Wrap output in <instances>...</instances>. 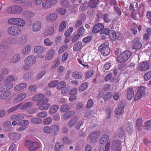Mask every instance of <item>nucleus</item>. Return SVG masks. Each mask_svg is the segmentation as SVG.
<instances>
[{"label": "nucleus", "mask_w": 151, "mask_h": 151, "mask_svg": "<svg viewBox=\"0 0 151 151\" xmlns=\"http://www.w3.org/2000/svg\"><path fill=\"white\" fill-rule=\"evenodd\" d=\"M109 45V42H106L101 45L98 48L99 51L101 52L104 56H106L110 53V50L108 47Z\"/></svg>", "instance_id": "obj_1"}, {"label": "nucleus", "mask_w": 151, "mask_h": 151, "mask_svg": "<svg viewBox=\"0 0 151 151\" xmlns=\"http://www.w3.org/2000/svg\"><path fill=\"white\" fill-rule=\"evenodd\" d=\"M21 28L18 26H12L9 27L7 29L8 33L12 36H17L21 32Z\"/></svg>", "instance_id": "obj_2"}, {"label": "nucleus", "mask_w": 151, "mask_h": 151, "mask_svg": "<svg viewBox=\"0 0 151 151\" xmlns=\"http://www.w3.org/2000/svg\"><path fill=\"white\" fill-rule=\"evenodd\" d=\"M33 101H37V104L39 106L48 102L47 99L45 98L44 96L42 94H40L35 95L33 98Z\"/></svg>", "instance_id": "obj_3"}, {"label": "nucleus", "mask_w": 151, "mask_h": 151, "mask_svg": "<svg viewBox=\"0 0 151 151\" xmlns=\"http://www.w3.org/2000/svg\"><path fill=\"white\" fill-rule=\"evenodd\" d=\"M145 88L144 86H141L138 88L136 94L135 96L134 101H136L144 96L146 93Z\"/></svg>", "instance_id": "obj_4"}, {"label": "nucleus", "mask_w": 151, "mask_h": 151, "mask_svg": "<svg viewBox=\"0 0 151 151\" xmlns=\"http://www.w3.org/2000/svg\"><path fill=\"white\" fill-rule=\"evenodd\" d=\"M38 144L36 142H32L28 140L25 142L24 145L27 146L29 151H35L38 147Z\"/></svg>", "instance_id": "obj_5"}, {"label": "nucleus", "mask_w": 151, "mask_h": 151, "mask_svg": "<svg viewBox=\"0 0 151 151\" xmlns=\"http://www.w3.org/2000/svg\"><path fill=\"white\" fill-rule=\"evenodd\" d=\"M56 0H43L42 3V7L47 9L51 7L52 5L56 3Z\"/></svg>", "instance_id": "obj_6"}, {"label": "nucleus", "mask_w": 151, "mask_h": 151, "mask_svg": "<svg viewBox=\"0 0 151 151\" xmlns=\"http://www.w3.org/2000/svg\"><path fill=\"white\" fill-rule=\"evenodd\" d=\"M132 48L136 50L140 49L142 46L139 39L137 37L134 39L132 42Z\"/></svg>", "instance_id": "obj_7"}, {"label": "nucleus", "mask_w": 151, "mask_h": 151, "mask_svg": "<svg viewBox=\"0 0 151 151\" xmlns=\"http://www.w3.org/2000/svg\"><path fill=\"white\" fill-rule=\"evenodd\" d=\"M36 61V58L34 55H30L27 57L24 60V63L28 66L34 64Z\"/></svg>", "instance_id": "obj_8"}, {"label": "nucleus", "mask_w": 151, "mask_h": 151, "mask_svg": "<svg viewBox=\"0 0 151 151\" xmlns=\"http://www.w3.org/2000/svg\"><path fill=\"white\" fill-rule=\"evenodd\" d=\"M149 63L147 61L141 62L139 64L137 69L140 71H145L149 68Z\"/></svg>", "instance_id": "obj_9"}, {"label": "nucleus", "mask_w": 151, "mask_h": 151, "mask_svg": "<svg viewBox=\"0 0 151 151\" xmlns=\"http://www.w3.org/2000/svg\"><path fill=\"white\" fill-rule=\"evenodd\" d=\"M58 17V14L55 13H50L46 17V20L49 22H52L55 21Z\"/></svg>", "instance_id": "obj_10"}, {"label": "nucleus", "mask_w": 151, "mask_h": 151, "mask_svg": "<svg viewBox=\"0 0 151 151\" xmlns=\"http://www.w3.org/2000/svg\"><path fill=\"white\" fill-rule=\"evenodd\" d=\"M100 132L98 131H96L91 134L89 136L90 141L91 142H95L96 138L100 135Z\"/></svg>", "instance_id": "obj_11"}, {"label": "nucleus", "mask_w": 151, "mask_h": 151, "mask_svg": "<svg viewBox=\"0 0 151 151\" xmlns=\"http://www.w3.org/2000/svg\"><path fill=\"white\" fill-rule=\"evenodd\" d=\"M104 28L103 24L101 23H98L96 24L93 27L92 32L93 33H96L101 31Z\"/></svg>", "instance_id": "obj_12"}, {"label": "nucleus", "mask_w": 151, "mask_h": 151, "mask_svg": "<svg viewBox=\"0 0 151 151\" xmlns=\"http://www.w3.org/2000/svg\"><path fill=\"white\" fill-rule=\"evenodd\" d=\"M123 101H121L118 104L120 106H119L116 108L114 110V113L115 114L119 115L122 114L124 112V110L123 108L122 107L124 105H122V104H123Z\"/></svg>", "instance_id": "obj_13"}, {"label": "nucleus", "mask_w": 151, "mask_h": 151, "mask_svg": "<svg viewBox=\"0 0 151 151\" xmlns=\"http://www.w3.org/2000/svg\"><path fill=\"white\" fill-rule=\"evenodd\" d=\"M42 28V23L40 21H36L32 27V29L34 32H37L40 31Z\"/></svg>", "instance_id": "obj_14"}, {"label": "nucleus", "mask_w": 151, "mask_h": 151, "mask_svg": "<svg viewBox=\"0 0 151 151\" xmlns=\"http://www.w3.org/2000/svg\"><path fill=\"white\" fill-rule=\"evenodd\" d=\"M9 138L12 140H16L19 139L21 137V135L19 133L12 132L9 134Z\"/></svg>", "instance_id": "obj_15"}, {"label": "nucleus", "mask_w": 151, "mask_h": 151, "mask_svg": "<svg viewBox=\"0 0 151 151\" xmlns=\"http://www.w3.org/2000/svg\"><path fill=\"white\" fill-rule=\"evenodd\" d=\"M134 95V91L133 89L130 87L128 88L127 91V99L130 100Z\"/></svg>", "instance_id": "obj_16"}, {"label": "nucleus", "mask_w": 151, "mask_h": 151, "mask_svg": "<svg viewBox=\"0 0 151 151\" xmlns=\"http://www.w3.org/2000/svg\"><path fill=\"white\" fill-rule=\"evenodd\" d=\"M45 50V48L40 46H36L34 48V51L37 54H40L44 53Z\"/></svg>", "instance_id": "obj_17"}, {"label": "nucleus", "mask_w": 151, "mask_h": 151, "mask_svg": "<svg viewBox=\"0 0 151 151\" xmlns=\"http://www.w3.org/2000/svg\"><path fill=\"white\" fill-rule=\"evenodd\" d=\"M120 146V143L118 140H115L113 141L111 146L112 151H116Z\"/></svg>", "instance_id": "obj_18"}, {"label": "nucleus", "mask_w": 151, "mask_h": 151, "mask_svg": "<svg viewBox=\"0 0 151 151\" xmlns=\"http://www.w3.org/2000/svg\"><path fill=\"white\" fill-rule=\"evenodd\" d=\"M51 136L55 135L59 130V128L56 125H53L50 127Z\"/></svg>", "instance_id": "obj_19"}, {"label": "nucleus", "mask_w": 151, "mask_h": 151, "mask_svg": "<svg viewBox=\"0 0 151 151\" xmlns=\"http://www.w3.org/2000/svg\"><path fill=\"white\" fill-rule=\"evenodd\" d=\"M4 127V129L5 131H10L12 129V124L11 122L9 121H7L4 122L3 124Z\"/></svg>", "instance_id": "obj_20"}, {"label": "nucleus", "mask_w": 151, "mask_h": 151, "mask_svg": "<svg viewBox=\"0 0 151 151\" xmlns=\"http://www.w3.org/2000/svg\"><path fill=\"white\" fill-rule=\"evenodd\" d=\"M99 0H90L88 3V6L92 8H95L99 3Z\"/></svg>", "instance_id": "obj_21"}, {"label": "nucleus", "mask_w": 151, "mask_h": 151, "mask_svg": "<svg viewBox=\"0 0 151 151\" xmlns=\"http://www.w3.org/2000/svg\"><path fill=\"white\" fill-rule=\"evenodd\" d=\"M13 85L12 83H8L2 86L0 88V91L3 92L9 90L12 87Z\"/></svg>", "instance_id": "obj_22"}, {"label": "nucleus", "mask_w": 151, "mask_h": 151, "mask_svg": "<svg viewBox=\"0 0 151 151\" xmlns=\"http://www.w3.org/2000/svg\"><path fill=\"white\" fill-rule=\"evenodd\" d=\"M24 118V116L21 114H19L17 115H13L11 116L10 119L12 120L16 121H20Z\"/></svg>", "instance_id": "obj_23"}, {"label": "nucleus", "mask_w": 151, "mask_h": 151, "mask_svg": "<svg viewBox=\"0 0 151 151\" xmlns=\"http://www.w3.org/2000/svg\"><path fill=\"white\" fill-rule=\"evenodd\" d=\"M4 42L7 44L14 45L16 43L17 40L15 38L10 37L5 39Z\"/></svg>", "instance_id": "obj_24"}, {"label": "nucleus", "mask_w": 151, "mask_h": 151, "mask_svg": "<svg viewBox=\"0 0 151 151\" xmlns=\"http://www.w3.org/2000/svg\"><path fill=\"white\" fill-rule=\"evenodd\" d=\"M55 54V51L54 50L52 49L49 51L46 55V58L47 60H51Z\"/></svg>", "instance_id": "obj_25"}, {"label": "nucleus", "mask_w": 151, "mask_h": 151, "mask_svg": "<svg viewBox=\"0 0 151 151\" xmlns=\"http://www.w3.org/2000/svg\"><path fill=\"white\" fill-rule=\"evenodd\" d=\"M122 53L126 61L128 60L132 55V52L127 50L124 51Z\"/></svg>", "instance_id": "obj_26"}, {"label": "nucleus", "mask_w": 151, "mask_h": 151, "mask_svg": "<svg viewBox=\"0 0 151 151\" xmlns=\"http://www.w3.org/2000/svg\"><path fill=\"white\" fill-rule=\"evenodd\" d=\"M82 44L81 42L78 41L77 42L73 47V50L75 51H77L81 47Z\"/></svg>", "instance_id": "obj_27"}, {"label": "nucleus", "mask_w": 151, "mask_h": 151, "mask_svg": "<svg viewBox=\"0 0 151 151\" xmlns=\"http://www.w3.org/2000/svg\"><path fill=\"white\" fill-rule=\"evenodd\" d=\"M15 25L20 27H23L25 25L24 21L21 18H16Z\"/></svg>", "instance_id": "obj_28"}, {"label": "nucleus", "mask_w": 151, "mask_h": 151, "mask_svg": "<svg viewBox=\"0 0 151 151\" xmlns=\"http://www.w3.org/2000/svg\"><path fill=\"white\" fill-rule=\"evenodd\" d=\"M31 122L35 124H38L42 122V119L37 118H32L30 119Z\"/></svg>", "instance_id": "obj_29"}, {"label": "nucleus", "mask_w": 151, "mask_h": 151, "mask_svg": "<svg viewBox=\"0 0 151 151\" xmlns=\"http://www.w3.org/2000/svg\"><path fill=\"white\" fill-rule=\"evenodd\" d=\"M21 58L20 55L19 54H16L14 55L12 58L10 60V62L12 63H15L18 62Z\"/></svg>", "instance_id": "obj_30"}, {"label": "nucleus", "mask_w": 151, "mask_h": 151, "mask_svg": "<svg viewBox=\"0 0 151 151\" xmlns=\"http://www.w3.org/2000/svg\"><path fill=\"white\" fill-rule=\"evenodd\" d=\"M116 35H117V33H116L114 30H110V33L109 35L111 40L114 41L116 39Z\"/></svg>", "instance_id": "obj_31"}, {"label": "nucleus", "mask_w": 151, "mask_h": 151, "mask_svg": "<svg viewBox=\"0 0 151 151\" xmlns=\"http://www.w3.org/2000/svg\"><path fill=\"white\" fill-rule=\"evenodd\" d=\"M54 31V28L53 27H49L45 32L44 34L45 35L48 36L52 34Z\"/></svg>", "instance_id": "obj_32"}, {"label": "nucleus", "mask_w": 151, "mask_h": 151, "mask_svg": "<svg viewBox=\"0 0 151 151\" xmlns=\"http://www.w3.org/2000/svg\"><path fill=\"white\" fill-rule=\"evenodd\" d=\"M27 86L26 83H23L19 84L18 85L16 86L14 88V90L16 91H19L22 89L25 88Z\"/></svg>", "instance_id": "obj_33"}, {"label": "nucleus", "mask_w": 151, "mask_h": 151, "mask_svg": "<svg viewBox=\"0 0 151 151\" xmlns=\"http://www.w3.org/2000/svg\"><path fill=\"white\" fill-rule=\"evenodd\" d=\"M14 13V14H18L20 13L22 10V8L19 5L13 6Z\"/></svg>", "instance_id": "obj_34"}, {"label": "nucleus", "mask_w": 151, "mask_h": 151, "mask_svg": "<svg viewBox=\"0 0 151 151\" xmlns=\"http://www.w3.org/2000/svg\"><path fill=\"white\" fill-rule=\"evenodd\" d=\"M78 120V118L77 116H74L72 118L68 123V125L70 127L73 126Z\"/></svg>", "instance_id": "obj_35"}, {"label": "nucleus", "mask_w": 151, "mask_h": 151, "mask_svg": "<svg viewBox=\"0 0 151 151\" xmlns=\"http://www.w3.org/2000/svg\"><path fill=\"white\" fill-rule=\"evenodd\" d=\"M145 129L146 130L151 129V119L145 122L144 125Z\"/></svg>", "instance_id": "obj_36"}, {"label": "nucleus", "mask_w": 151, "mask_h": 151, "mask_svg": "<svg viewBox=\"0 0 151 151\" xmlns=\"http://www.w3.org/2000/svg\"><path fill=\"white\" fill-rule=\"evenodd\" d=\"M109 137L107 134H104L100 139L99 142L100 144H102L104 142L109 139Z\"/></svg>", "instance_id": "obj_37"}, {"label": "nucleus", "mask_w": 151, "mask_h": 151, "mask_svg": "<svg viewBox=\"0 0 151 151\" xmlns=\"http://www.w3.org/2000/svg\"><path fill=\"white\" fill-rule=\"evenodd\" d=\"M136 125L138 129L140 130L141 128L142 127V119L141 118H139L136 120Z\"/></svg>", "instance_id": "obj_38"}, {"label": "nucleus", "mask_w": 151, "mask_h": 151, "mask_svg": "<svg viewBox=\"0 0 151 151\" xmlns=\"http://www.w3.org/2000/svg\"><path fill=\"white\" fill-rule=\"evenodd\" d=\"M66 26V22L65 21L61 22L60 24V25L59 28V30L60 32L63 31L65 28Z\"/></svg>", "instance_id": "obj_39"}, {"label": "nucleus", "mask_w": 151, "mask_h": 151, "mask_svg": "<svg viewBox=\"0 0 151 151\" xmlns=\"http://www.w3.org/2000/svg\"><path fill=\"white\" fill-rule=\"evenodd\" d=\"M112 96L111 93L110 92L107 93L105 95L103 96V99L105 102L106 101L109 100Z\"/></svg>", "instance_id": "obj_40"}, {"label": "nucleus", "mask_w": 151, "mask_h": 151, "mask_svg": "<svg viewBox=\"0 0 151 151\" xmlns=\"http://www.w3.org/2000/svg\"><path fill=\"white\" fill-rule=\"evenodd\" d=\"M30 46L27 45L22 50V53L24 55H27L30 52Z\"/></svg>", "instance_id": "obj_41"}, {"label": "nucleus", "mask_w": 151, "mask_h": 151, "mask_svg": "<svg viewBox=\"0 0 151 151\" xmlns=\"http://www.w3.org/2000/svg\"><path fill=\"white\" fill-rule=\"evenodd\" d=\"M88 86V83L86 82L82 84L79 88V91H83L86 89Z\"/></svg>", "instance_id": "obj_42"}, {"label": "nucleus", "mask_w": 151, "mask_h": 151, "mask_svg": "<svg viewBox=\"0 0 151 151\" xmlns=\"http://www.w3.org/2000/svg\"><path fill=\"white\" fill-rule=\"evenodd\" d=\"M11 95V92L9 91H7L3 93L0 95V99H4L9 96Z\"/></svg>", "instance_id": "obj_43"}, {"label": "nucleus", "mask_w": 151, "mask_h": 151, "mask_svg": "<svg viewBox=\"0 0 151 151\" xmlns=\"http://www.w3.org/2000/svg\"><path fill=\"white\" fill-rule=\"evenodd\" d=\"M63 147V145H62L61 142H58L56 143L55 146V149L56 151H59Z\"/></svg>", "instance_id": "obj_44"}, {"label": "nucleus", "mask_w": 151, "mask_h": 151, "mask_svg": "<svg viewBox=\"0 0 151 151\" xmlns=\"http://www.w3.org/2000/svg\"><path fill=\"white\" fill-rule=\"evenodd\" d=\"M69 109V107L68 105H62L60 109V110L62 112H64L68 111Z\"/></svg>", "instance_id": "obj_45"}, {"label": "nucleus", "mask_w": 151, "mask_h": 151, "mask_svg": "<svg viewBox=\"0 0 151 151\" xmlns=\"http://www.w3.org/2000/svg\"><path fill=\"white\" fill-rule=\"evenodd\" d=\"M32 106V104L31 102H27L23 104L21 107L22 109H25L30 108Z\"/></svg>", "instance_id": "obj_46"}, {"label": "nucleus", "mask_w": 151, "mask_h": 151, "mask_svg": "<svg viewBox=\"0 0 151 151\" xmlns=\"http://www.w3.org/2000/svg\"><path fill=\"white\" fill-rule=\"evenodd\" d=\"M58 109V106L55 105L52 106L50 110V112L51 114H53L56 112Z\"/></svg>", "instance_id": "obj_47"}, {"label": "nucleus", "mask_w": 151, "mask_h": 151, "mask_svg": "<svg viewBox=\"0 0 151 151\" xmlns=\"http://www.w3.org/2000/svg\"><path fill=\"white\" fill-rule=\"evenodd\" d=\"M72 76L73 77L76 79H81L82 78V75L77 72H73Z\"/></svg>", "instance_id": "obj_48"}, {"label": "nucleus", "mask_w": 151, "mask_h": 151, "mask_svg": "<svg viewBox=\"0 0 151 151\" xmlns=\"http://www.w3.org/2000/svg\"><path fill=\"white\" fill-rule=\"evenodd\" d=\"M60 2L63 6L67 7L69 5V2L68 0H60Z\"/></svg>", "instance_id": "obj_49"}, {"label": "nucleus", "mask_w": 151, "mask_h": 151, "mask_svg": "<svg viewBox=\"0 0 151 151\" xmlns=\"http://www.w3.org/2000/svg\"><path fill=\"white\" fill-rule=\"evenodd\" d=\"M117 60L118 63H120L126 61L122 53L117 58Z\"/></svg>", "instance_id": "obj_50"}, {"label": "nucleus", "mask_w": 151, "mask_h": 151, "mask_svg": "<svg viewBox=\"0 0 151 151\" xmlns=\"http://www.w3.org/2000/svg\"><path fill=\"white\" fill-rule=\"evenodd\" d=\"M109 15L107 14H104L103 20L106 23H109L111 21V19L109 18Z\"/></svg>", "instance_id": "obj_51"}, {"label": "nucleus", "mask_w": 151, "mask_h": 151, "mask_svg": "<svg viewBox=\"0 0 151 151\" xmlns=\"http://www.w3.org/2000/svg\"><path fill=\"white\" fill-rule=\"evenodd\" d=\"M110 33V30L109 29L105 28L104 29L103 28L100 32L101 34H105L106 35H109Z\"/></svg>", "instance_id": "obj_52"}, {"label": "nucleus", "mask_w": 151, "mask_h": 151, "mask_svg": "<svg viewBox=\"0 0 151 151\" xmlns=\"http://www.w3.org/2000/svg\"><path fill=\"white\" fill-rule=\"evenodd\" d=\"M58 83V81H53L50 82L48 84V86L50 88L55 87Z\"/></svg>", "instance_id": "obj_53"}, {"label": "nucleus", "mask_w": 151, "mask_h": 151, "mask_svg": "<svg viewBox=\"0 0 151 151\" xmlns=\"http://www.w3.org/2000/svg\"><path fill=\"white\" fill-rule=\"evenodd\" d=\"M87 4L86 2L84 3L83 4L81 5L80 6L79 9L82 11H83L86 9L88 7V5L87 6Z\"/></svg>", "instance_id": "obj_54"}, {"label": "nucleus", "mask_w": 151, "mask_h": 151, "mask_svg": "<svg viewBox=\"0 0 151 151\" xmlns=\"http://www.w3.org/2000/svg\"><path fill=\"white\" fill-rule=\"evenodd\" d=\"M21 104V103H20L18 105L11 108L8 110V113H11L16 110L20 106Z\"/></svg>", "instance_id": "obj_55"}, {"label": "nucleus", "mask_w": 151, "mask_h": 151, "mask_svg": "<svg viewBox=\"0 0 151 151\" xmlns=\"http://www.w3.org/2000/svg\"><path fill=\"white\" fill-rule=\"evenodd\" d=\"M85 32V29L83 27H81L79 28L77 31V34L80 36L84 34Z\"/></svg>", "instance_id": "obj_56"}, {"label": "nucleus", "mask_w": 151, "mask_h": 151, "mask_svg": "<svg viewBox=\"0 0 151 151\" xmlns=\"http://www.w3.org/2000/svg\"><path fill=\"white\" fill-rule=\"evenodd\" d=\"M83 122L82 121H79L75 126V127L77 130H79L80 129L81 126L83 125Z\"/></svg>", "instance_id": "obj_57"}, {"label": "nucleus", "mask_w": 151, "mask_h": 151, "mask_svg": "<svg viewBox=\"0 0 151 151\" xmlns=\"http://www.w3.org/2000/svg\"><path fill=\"white\" fill-rule=\"evenodd\" d=\"M52 121L51 118L50 117H47L44 120L43 123L46 125H48L50 124Z\"/></svg>", "instance_id": "obj_58"}, {"label": "nucleus", "mask_w": 151, "mask_h": 151, "mask_svg": "<svg viewBox=\"0 0 151 151\" xmlns=\"http://www.w3.org/2000/svg\"><path fill=\"white\" fill-rule=\"evenodd\" d=\"M47 116V113L45 111H42L38 113L37 116L39 118H43Z\"/></svg>", "instance_id": "obj_59"}, {"label": "nucleus", "mask_w": 151, "mask_h": 151, "mask_svg": "<svg viewBox=\"0 0 151 151\" xmlns=\"http://www.w3.org/2000/svg\"><path fill=\"white\" fill-rule=\"evenodd\" d=\"M57 11L61 15L64 14L66 12V10L64 8H59Z\"/></svg>", "instance_id": "obj_60"}, {"label": "nucleus", "mask_w": 151, "mask_h": 151, "mask_svg": "<svg viewBox=\"0 0 151 151\" xmlns=\"http://www.w3.org/2000/svg\"><path fill=\"white\" fill-rule=\"evenodd\" d=\"M150 78H151V71H148L144 75L145 79L146 81L149 80Z\"/></svg>", "instance_id": "obj_61"}, {"label": "nucleus", "mask_w": 151, "mask_h": 151, "mask_svg": "<svg viewBox=\"0 0 151 151\" xmlns=\"http://www.w3.org/2000/svg\"><path fill=\"white\" fill-rule=\"evenodd\" d=\"M66 85V83L65 82L61 81L60 82L57 86V88L58 89H60L63 88Z\"/></svg>", "instance_id": "obj_62"}, {"label": "nucleus", "mask_w": 151, "mask_h": 151, "mask_svg": "<svg viewBox=\"0 0 151 151\" xmlns=\"http://www.w3.org/2000/svg\"><path fill=\"white\" fill-rule=\"evenodd\" d=\"M106 113L107 115L106 118L107 119L110 118L112 113L111 109H109L106 110Z\"/></svg>", "instance_id": "obj_63"}, {"label": "nucleus", "mask_w": 151, "mask_h": 151, "mask_svg": "<svg viewBox=\"0 0 151 151\" xmlns=\"http://www.w3.org/2000/svg\"><path fill=\"white\" fill-rule=\"evenodd\" d=\"M116 35V39L117 40L120 42H122L124 38L123 35L120 33L118 32Z\"/></svg>", "instance_id": "obj_64"}]
</instances>
